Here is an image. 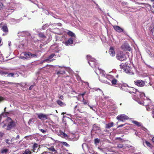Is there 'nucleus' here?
Wrapping results in <instances>:
<instances>
[{"label": "nucleus", "mask_w": 154, "mask_h": 154, "mask_svg": "<svg viewBox=\"0 0 154 154\" xmlns=\"http://www.w3.org/2000/svg\"><path fill=\"white\" fill-rule=\"evenodd\" d=\"M97 72H99L101 74V76L99 78V80L101 82L110 84V82L108 81V80L111 82L112 85H114L116 84L117 80L115 79L113 76L110 74H105L104 71L101 69L97 68V69L96 70V73L97 74Z\"/></svg>", "instance_id": "1"}, {"label": "nucleus", "mask_w": 154, "mask_h": 154, "mask_svg": "<svg viewBox=\"0 0 154 154\" xmlns=\"http://www.w3.org/2000/svg\"><path fill=\"white\" fill-rule=\"evenodd\" d=\"M15 125V123L9 117H8L0 125L3 128H4L7 126V128L6 129L7 130H9L14 127Z\"/></svg>", "instance_id": "2"}, {"label": "nucleus", "mask_w": 154, "mask_h": 154, "mask_svg": "<svg viewBox=\"0 0 154 154\" xmlns=\"http://www.w3.org/2000/svg\"><path fill=\"white\" fill-rule=\"evenodd\" d=\"M127 91L132 94L133 95V98L134 99H137L139 98L138 96L139 95L140 98L145 96V94L143 93H141L137 91L136 89L133 87H128L127 88Z\"/></svg>", "instance_id": "3"}, {"label": "nucleus", "mask_w": 154, "mask_h": 154, "mask_svg": "<svg viewBox=\"0 0 154 154\" xmlns=\"http://www.w3.org/2000/svg\"><path fill=\"white\" fill-rule=\"evenodd\" d=\"M142 101H140V100H137L138 103L140 104H142L145 106H146L148 105L151 103V100L147 97H146L145 96H143L141 98L140 97Z\"/></svg>", "instance_id": "4"}, {"label": "nucleus", "mask_w": 154, "mask_h": 154, "mask_svg": "<svg viewBox=\"0 0 154 154\" xmlns=\"http://www.w3.org/2000/svg\"><path fill=\"white\" fill-rule=\"evenodd\" d=\"M117 59L121 61L125 60L127 58L125 54L122 51H119L117 53L116 55Z\"/></svg>", "instance_id": "5"}, {"label": "nucleus", "mask_w": 154, "mask_h": 154, "mask_svg": "<svg viewBox=\"0 0 154 154\" xmlns=\"http://www.w3.org/2000/svg\"><path fill=\"white\" fill-rule=\"evenodd\" d=\"M117 119L119 121H123L125 120L128 119L129 117L124 114L119 115L116 117Z\"/></svg>", "instance_id": "6"}, {"label": "nucleus", "mask_w": 154, "mask_h": 154, "mask_svg": "<svg viewBox=\"0 0 154 154\" xmlns=\"http://www.w3.org/2000/svg\"><path fill=\"white\" fill-rule=\"evenodd\" d=\"M121 48L124 51H130L131 48L129 46V45L127 43H125L121 46Z\"/></svg>", "instance_id": "7"}, {"label": "nucleus", "mask_w": 154, "mask_h": 154, "mask_svg": "<svg viewBox=\"0 0 154 154\" xmlns=\"http://www.w3.org/2000/svg\"><path fill=\"white\" fill-rule=\"evenodd\" d=\"M134 83L137 86L142 87L144 85L145 81L141 80H136L134 81Z\"/></svg>", "instance_id": "8"}, {"label": "nucleus", "mask_w": 154, "mask_h": 154, "mask_svg": "<svg viewBox=\"0 0 154 154\" xmlns=\"http://www.w3.org/2000/svg\"><path fill=\"white\" fill-rule=\"evenodd\" d=\"M124 71L128 74L130 75H133L134 72L132 69V68H122Z\"/></svg>", "instance_id": "9"}, {"label": "nucleus", "mask_w": 154, "mask_h": 154, "mask_svg": "<svg viewBox=\"0 0 154 154\" xmlns=\"http://www.w3.org/2000/svg\"><path fill=\"white\" fill-rule=\"evenodd\" d=\"M38 118L42 120H46L48 119V115L42 113L37 114Z\"/></svg>", "instance_id": "10"}, {"label": "nucleus", "mask_w": 154, "mask_h": 154, "mask_svg": "<svg viewBox=\"0 0 154 154\" xmlns=\"http://www.w3.org/2000/svg\"><path fill=\"white\" fill-rule=\"evenodd\" d=\"M88 63L91 67H96L97 66V62L95 59L88 61Z\"/></svg>", "instance_id": "11"}, {"label": "nucleus", "mask_w": 154, "mask_h": 154, "mask_svg": "<svg viewBox=\"0 0 154 154\" xmlns=\"http://www.w3.org/2000/svg\"><path fill=\"white\" fill-rule=\"evenodd\" d=\"M113 27L114 29L117 32H123V29L119 26H114Z\"/></svg>", "instance_id": "12"}, {"label": "nucleus", "mask_w": 154, "mask_h": 154, "mask_svg": "<svg viewBox=\"0 0 154 154\" xmlns=\"http://www.w3.org/2000/svg\"><path fill=\"white\" fill-rule=\"evenodd\" d=\"M109 52L110 55L112 56H114L115 55V51L113 47H111L109 49Z\"/></svg>", "instance_id": "13"}, {"label": "nucleus", "mask_w": 154, "mask_h": 154, "mask_svg": "<svg viewBox=\"0 0 154 154\" xmlns=\"http://www.w3.org/2000/svg\"><path fill=\"white\" fill-rule=\"evenodd\" d=\"M73 41L72 38H70L67 41H66L65 42V44L67 45L68 44H71L73 43Z\"/></svg>", "instance_id": "14"}, {"label": "nucleus", "mask_w": 154, "mask_h": 154, "mask_svg": "<svg viewBox=\"0 0 154 154\" xmlns=\"http://www.w3.org/2000/svg\"><path fill=\"white\" fill-rule=\"evenodd\" d=\"M2 29L3 31L7 33L8 32V28L6 25H5L3 26L2 27Z\"/></svg>", "instance_id": "15"}, {"label": "nucleus", "mask_w": 154, "mask_h": 154, "mask_svg": "<svg viewBox=\"0 0 154 154\" xmlns=\"http://www.w3.org/2000/svg\"><path fill=\"white\" fill-rule=\"evenodd\" d=\"M57 103L60 106H66V104L64 103L59 100H57Z\"/></svg>", "instance_id": "16"}, {"label": "nucleus", "mask_w": 154, "mask_h": 154, "mask_svg": "<svg viewBox=\"0 0 154 154\" xmlns=\"http://www.w3.org/2000/svg\"><path fill=\"white\" fill-rule=\"evenodd\" d=\"M31 53L30 52H25L24 53V55L25 56V57H23V58H29L30 57V55Z\"/></svg>", "instance_id": "17"}, {"label": "nucleus", "mask_w": 154, "mask_h": 154, "mask_svg": "<svg viewBox=\"0 0 154 154\" xmlns=\"http://www.w3.org/2000/svg\"><path fill=\"white\" fill-rule=\"evenodd\" d=\"M39 148V146L37 144L35 143L33 146V151L35 152L36 151H35V150H36V149L38 148V149Z\"/></svg>", "instance_id": "18"}, {"label": "nucleus", "mask_w": 154, "mask_h": 154, "mask_svg": "<svg viewBox=\"0 0 154 154\" xmlns=\"http://www.w3.org/2000/svg\"><path fill=\"white\" fill-rule=\"evenodd\" d=\"M67 34L69 36L71 37H75V35L74 33H73L72 32L69 31L67 33Z\"/></svg>", "instance_id": "19"}, {"label": "nucleus", "mask_w": 154, "mask_h": 154, "mask_svg": "<svg viewBox=\"0 0 154 154\" xmlns=\"http://www.w3.org/2000/svg\"><path fill=\"white\" fill-rule=\"evenodd\" d=\"M113 123L111 122L110 123H109L107 124H106V128H109L112 127L113 126Z\"/></svg>", "instance_id": "20"}, {"label": "nucleus", "mask_w": 154, "mask_h": 154, "mask_svg": "<svg viewBox=\"0 0 154 154\" xmlns=\"http://www.w3.org/2000/svg\"><path fill=\"white\" fill-rule=\"evenodd\" d=\"M38 36L42 38H46V37L43 33H40L38 34Z\"/></svg>", "instance_id": "21"}, {"label": "nucleus", "mask_w": 154, "mask_h": 154, "mask_svg": "<svg viewBox=\"0 0 154 154\" xmlns=\"http://www.w3.org/2000/svg\"><path fill=\"white\" fill-rule=\"evenodd\" d=\"M132 122L138 126H140L142 125L140 123L136 121H132Z\"/></svg>", "instance_id": "22"}, {"label": "nucleus", "mask_w": 154, "mask_h": 154, "mask_svg": "<svg viewBox=\"0 0 154 154\" xmlns=\"http://www.w3.org/2000/svg\"><path fill=\"white\" fill-rule=\"evenodd\" d=\"M120 66L121 67H129L128 66L127 64L126 63H122L120 65Z\"/></svg>", "instance_id": "23"}, {"label": "nucleus", "mask_w": 154, "mask_h": 154, "mask_svg": "<svg viewBox=\"0 0 154 154\" xmlns=\"http://www.w3.org/2000/svg\"><path fill=\"white\" fill-rule=\"evenodd\" d=\"M31 152L29 149H26L23 154H31Z\"/></svg>", "instance_id": "24"}, {"label": "nucleus", "mask_w": 154, "mask_h": 154, "mask_svg": "<svg viewBox=\"0 0 154 154\" xmlns=\"http://www.w3.org/2000/svg\"><path fill=\"white\" fill-rule=\"evenodd\" d=\"M60 133L62 137H67V134L61 131H60Z\"/></svg>", "instance_id": "25"}, {"label": "nucleus", "mask_w": 154, "mask_h": 154, "mask_svg": "<svg viewBox=\"0 0 154 154\" xmlns=\"http://www.w3.org/2000/svg\"><path fill=\"white\" fill-rule=\"evenodd\" d=\"M145 143H146V145H147V146H148L150 147V148H152V145L150 144V143L149 142L147 141H145Z\"/></svg>", "instance_id": "26"}, {"label": "nucleus", "mask_w": 154, "mask_h": 154, "mask_svg": "<svg viewBox=\"0 0 154 154\" xmlns=\"http://www.w3.org/2000/svg\"><path fill=\"white\" fill-rule=\"evenodd\" d=\"M87 58L88 61L91 60H93V59H94L91 56L89 55H88L87 56Z\"/></svg>", "instance_id": "27"}, {"label": "nucleus", "mask_w": 154, "mask_h": 154, "mask_svg": "<svg viewBox=\"0 0 154 154\" xmlns=\"http://www.w3.org/2000/svg\"><path fill=\"white\" fill-rule=\"evenodd\" d=\"M55 55L54 54H52L50 55L48 57V59L49 60L52 59L54 56H55Z\"/></svg>", "instance_id": "28"}, {"label": "nucleus", "mask_w": 154, "mask_h": 154, "mask_svg": "<svg viewBox=\"0 0 154 154\" xmlns=\"http://www.w3.org/2000/svg\"><path fill=\"white\" fill-rule=\"evenodd\" d=\"M100 141V140L98 138L95 139L94 140V143L95 144L97 145Z\"/></svg>", "instance_id": "29"}, {"label": "nucleus", "mask_w": 154, "mask_h": 154, "mask_svg": "<svg viewBox=\"0 0 154 154\" xmlns=\"http://www.w3.org/2000/svg\"><path fill=\"white\" fill-rule=\"evenodd\" d=\"M149 30L152 33H153L154 31V27L150 26L149 28Z\"/></svg>", "instance_id": "30"}, {"label": "nucleus", "mask_w": 154, "mask_h": 154, "mask_svg": "<svg viewBox=\"0 0 154 154\" xmlns=\"http://www.w3.org/2000/svg\"><path fill=\"white\" fill-rule=\"evenodd\" d=\"M48 150H49L52 151V152H55L56 151L54 148L53 147H51L50 148H48Z\"/></svg>", "instance_id": "31"}, {"label": "nucleus", "mask_w": 154, "mask_h": 154, "mask_svg": "<svg viewBox=\"0 0 154 154\" xmlns=\"http://www.w3.org/2000/svg\"><path fill=\"white\" fill-rule=\"evenodd\" d=\"M83 103L84 104H88V105H89V103L88 100H85L84 98H83Z\"/></svg>", "instance_id": "32"}, {"label": "nucleus", "mask_w": 154, "mask_h": 154, "mask_svg": "<svg viewBox=\"0 0 154 154\" xmlns=\"http://www.w3.org/2000/svg\"><path fill=\"white\" fill-rule=\"evenodd\" d=\"M30 57H37V55L35 54H32L31 53L30 55Z\"/></svg>", "instance_id": "33"}, {"label": "nucleus", "mask_w": 154, "mask_h": 154, "mask_svg": "<svg viewBox=\"0 0 154 154\" xmlns=\"http://www.w3.org/2000/svg\"><path fill=\"white\" fill-rule=\"evenodd\" d=\"M4 7V5L2 3L0 2V9H2Z\"/></svg>", "instance_id": "34"}, {"label": "nucleus", "mask_w": 154, "mask_h": 154, "mask_svg": "<svg viewBox=\"0 0 154 154\" xmlns=\"http://www.w3.org/2000/svg\"><path fill=\"white\" fill-rule=\"evenodd\" d=\"M14 74L12 73H10L8 74V76H9V77H10V76L13 77L14 76Z\"/></svg>", "instance_id": "35"}, {"label": "nucleus", "mask_w": 154, "mask_h": 154, "mask_svg": "<svg viewBox=\"0 0 154 154\" xmlns=\"http://www.w3.org/2000/svg\"><path fill=\"white\" fill-rule=\"evenodd\" d=\"M62 144L66 146H69V145L66 142H62Z\"/></svg>", "instance_id": "36"}, {"label": "nucleus", "mask_w": 154, "mask_h": 154, "mask_svg": "<svg viewBox=\"0 0 154 154\" xmlns=\"http://www.w3.org/2000/svg\"><path fill=\"white\" fill-rule=\"evenodd\" d=\"M123 147V145L122 144H118L117 145V147L119 148H122Z\"/></svg>", "instance_id": "37"}, {"label": "nucleus", "mask_w": 154, "mask_h": 154, "mask_svg": "<svg viewBox=\"0 0 154 154\" xmlns=\"http://www.w3.org/2000/svg\"><path fill=\"white\" fill-rule=\"evenodd\" d=\"M40 131L43 134H45L46 133V131L42 129H40Z\"/></svg>", "instance_id": "38"}, {"label": "nucleus", "mask_w": 154, "mask_h": 154, "mask_svg": "<svg viewBox=\"0 0 154 154\" xmlns=\"http://www.w3.org/2000/svg\"><path fill=\"white\" fill-rule=\"evenodd\" d=\"M0 73L2 75L6 74H7V72L2 71L0 72Z\"/></svg>", "instance_id": "39"}, {"label": "nucleus", "mask_w": 154, "mask_h": 154, "mask_svg": "<svg viewBox=\"0 0 154 154\" xmlns=\"http://www.w3.org/2000/svg\"><path fill=\"white\" fill-rule=\"evenodd\" d=\"M42 154H53L50 152H43Z\"/></svg>", "instance_id": "40"}, {"label": "nucleus", "mask_w": 154, "mask_h": 154, "mask_svg": "<svg viewBox=\"0 0 154 154\" xmlns=\"http://www.w3.org/2000/svg\"><path fill=\"white\" fill-rule=\"evenodd\" d=\"M34 86V85H32L29 88V90H31L32 89V88H33Z\"/></svg>", "instance_id": "41"}, {"label": "nucleus", "mask_w": 154, "mask_h": 154, "mask_svg": "<svg viewBox=\"0 0 154 154\" xmlns=\"http://www.w3.org/2000/svg\"><path fill=\"white\" fill-rule=\"evenodd\" d=\"M77 79L78 81L81 80L80 77L79 76H77Z\"/></svg>", "instance_id": "42"}, {"label": "nucleus", "mask_w": 154, "mask_h": 154, "mask_svg": "<svg viewBox=\"0 0 154 154\" xmlns=\"http://www.w3.org/2000/svg\"><path fill=\"white\" fill-rule=\"evenodd\" d=\"M4 100V99L3 97L0 96V102L3 100Z\"/></svg>", "instance_id": "43"}, {"label": "nucleus", "mask_w": 154, "mask_h": 154, "mask_svg": "<svg viewBox=\"0 0 154 154\" xmlns=\"http://www.w3.org/2000/svg\"><path fill=\"white\" fill-rule=\"evenodd\" d=\"M146 110L148 111H150V108L149 107H146Z\"/></svg>", "instance_id": "44"}, {"label": "nucleus", "mask_w": 154, "mask_h": 154, "mask_svg": "<svg viewBox=\"0 0 154 154\" xmlns=\"http://www.w3.org/2000/svg\"><path fill=\"white\" fill-rule=\"evenodd\" d=\"M85 92L80 94L82 96L83 98H84L83 96H84V95L85 94Z\"/></svg>", "instance_id": "45"}, {"label": "nucleus", "mask_w": 154, "mask_h": 154, "mask_svg": "<svg viewBox=\"0 0 154 154\" xmlns=\"http://www.w3.org/2000/svg\"><path fill=\"white\" fill-rule=\"evenodd\" d=\"M32 122V119H30L29 121V123H31Z\"/></svg>", "instance_id": "46"}, {"label": "nucleus", "mask_w": 154, "mask_h": 154, "mask_svg": "<svg viewBox=\"0 0 154 154\" xmlns=\"http://www.w3.org/2000/svg\"><path fill=\"white\" fill-rule=\"evenodd\" d=\"M59 98L62 100H63V97L62 95H61V96H60Z\"/></svg>", "instance_id": "47"}, {"label": "nucleus", "mask_w": 154, "mask_h": 154, "mask_svg": "<svg viewBox=\"0 0 154 154\" xmlns=\"http://www.w3.org/2000/svg\"><path fill=\"white\" fill-rule=\"evenodd\" d=\"M19 138V136L18 135L16 138V140H17Z\"/></svg>", "instance_id": "48"}, {"label": "nucleus", "mask_w": 154, "mask_h": 154, "mask_svg": "<svg viewBox=\"0 0 154 154\" xmlns=\"http://www.w3.org/2000/svg\"><path fill=\"white\" fill-rule=\"evenodd\" d=\"M9 141V140L8 139H7L6 140V143H7L8 144H9V142H8Z\"/></svg>", "instance_id": "49"}, {"label": "nucleus", "mask_w": 154, "mask_h": 154, "mask_svg": "<svg viewBox=\"0 0 154 154\" xmlns=\"http://www.w3.org/2000/svg\"><path fill=\"white\" fill-rule=\"evenodd\" d=\"M7 151V149H5V150H3V152H6Z\"/></svg>", "instance_id": "50"}, {"label": "nucleus", "mask_w": 154, "mask_h": 154, "mask_svg": "<svg viewBox=\"0 0 154 154\" xmlns=\"http://www.w3.org/2000/svg\"><path fill=\"white\" fill-rule=\"evenodd\" d=\"M152 141L154 143V137H153L152 138Z\"/></svg>", "instance_id": "51"}, {"label": "nucleus", "mask_w": 154, "mask_h": 154, "mask_svg": "<svg viewBox=\"0 0 154 154\" xmlns=\"http://www.w3.org/2000/svg\"><path fill=\"white\" fill-rule=\"evenodd\" d=\"M123 126H124V125H120L119 126V127H123Z\"/></svg>", "instance_id": "52"}, {"label": "nucleus", "mask_w": 154, "mask_h": 154, "mask_svg": "<svg viewBox=\"0 0 154 154\" xmlns=\"http://www.w3.org/2000/svg\"><path fill=\"white\" fill-rule=\"evenodd\" d=\"M152 7L153 8H154V2L152 3Z\"/></svg>", "instance_id": "53"}, {"label": "nucleus", "mask_w": 154, "mask_h": 154, "mask_svg": "<svg viewBox=\"0 0 154 154\" xmlns=\"http://www.w3.org/2000/svg\"><path fill=\"white\" fill-rule=\"evenodd\" d=\"M88 106H90V107L91 109H92V107H91V106H90L89 105H88Z\"/></svg>", "instance_id": "54"}, {"label": "nucleus", "mask_w": 154, "mask_h": 154, "mask_svg": "<svg viewBox=\"0 0 154 154\" xmlns=\"http://www.w3.org/2000/svg\"><path fill=\"white\" fill-rule=\"evenodd\" d=\"M150 1L152 2H154V0H150Z\"/></svg>", "instance_id": "55"}, {"label": "nucleus", "mask_w": 154, "mask_h": 154, "mask_svg": "<svg viewBox=\"0 0 154 154\" xmlns=\"http://www.w3.org/2000/svg\"><path fill=\"white\" fill-rule=\"evenodd\" d=\"M59 67H63V68H64V67H65V66H59Z\"/></svg>", "instance_id": "56"}, {"label": "nucleus", "mask_w": 154, "mask_h": 154, "mask_svg": "<svg viewBox=\"0 0 154 154\" xmlns=\"http://www.w3.org/2000/svg\"><path fill=\"white\" fill-rule=\"evenodd\" d=\"M152 114H154V111H152Z\"/></svg>", "instance_id": "57"}, {"label": "nucleus", "mask_w": 154, "mask_h": 154, "mask_svg": "<svg viewBox=\"0 0 154 154\" xmlns=\"http://www.w3.org/2000/svg\"><path fill=\"white\" fill-rule=\"evenodd\" d=\"M6 107H5L4 109V111L5 112V109H6Z\"/></svg>", "instance_id": "58"}, {"label": "nucleus", "mask_w": 154, "mask_h": 154, "mask_svg": "<svg viewBox=\"0 0 154 154\" xmlns=\"http://www.w3.org/2000/svg\"><path fill=\"white\" fill-rule=\"evenodd\" d=\"M57 74H59V73H60V74H61V73L60 72H57Z\"/></svg>", "instance_id": "59"}, {"label": "nucleus", "mask_w": 154, "mask_h": 154, "mask_svg": "<svg viewBox=\"0 0 154 154\" xmlns=\"http://www.w3.org/2000/svg\"><path fill=\"white\" fill-rule=\"evenodd\" d=\"M64 113H64V112H63V113H62L61 114H62V115H63V114H64Z\"/></svg>", "instance_id": "60"}, {"label": "nucleus", "mask_w": 154, "mask_h": 154, "mask_svg": "<svg viewBox=\"0 0 154 154\" xmlns=\"http://www.w3.org/2000/svg\"><path fill=\"white\" fill-rule=\"evenodd\" d=\"M98 89V90H100V91H101V90H100V89H99V88H98V89Z\"/></svg>", "instance_id": "61"}, {"label": "nucleus", "mask_w": 154, "mask_h": 154, "mask_svg": "<svg viewBox=\"0 0 154 154\" xmlns=\"http://www.w3.org/2000/svg\"><path fill=\"white\" fill-rule=\"evenodd\" d=\"M77 106H76L75 107V108H76V107H77Z\"/></svg>", "instance_id": "62"}, {"label": "nucleus", "mask_w": 154, "mask_h": 154, "mask_svg": "<svg viewBox=\"0 0 154 154\" xmlns=\"http://www.w3.org/2000/svg\"><path fill=\"white\" fill-rule=\"evenodd\" d=\"M118 77V75H117L116 76V77Z\"/></svg>", "instance_id": "63"}, {"label": "nucleus", "mask_w": 154, "mask_h": 154, "mask_svg": "<svg viewBox=\"0 0 154 154\" xmlns=\"http://www.w3.org/2000/svg\"><path fill=\"white\" fill-rule=\"evenodd\" d=\"M69 154H71V153H69Z\"/></svg>", "instance_id": "64"}]
</instances>
